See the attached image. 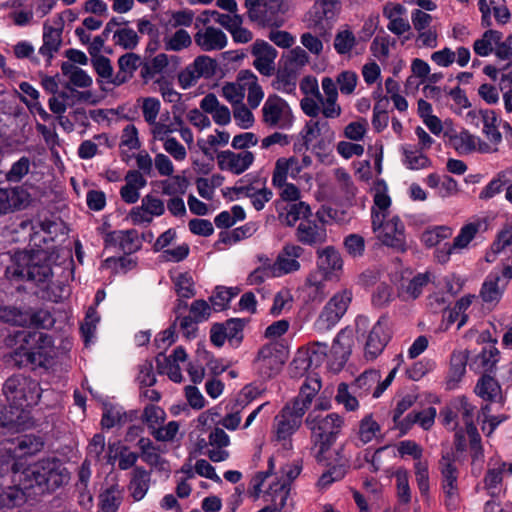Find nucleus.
I'll return each instance as SVG.
<instances>
[{
  "label": "nucleus",
  "mask_w": 512,
  "mask_h": 512,
  "mask_svg": "<svg viewBox=\"0 0 512 512\" xmlns=\"http://www.w3.org/2000/svg\"><path fill=\"white\" fill-rule=\"evenodd\" d=\"M442 474V489L445 496V504L449 509H455L460 500L458 489V472L450 455H445L440 461Z\"/></svg>",
  "instance_id": "obj_17"
},
{
  "label": "nucleus",
  "mask_w": 512,
  "mask_h": 512,
  "mask_svg": "<svg viewBox=\"0 0 512 512\" xmlns=\"http://www.w3.org/2000/svg\"><path fill=\"white\" fill-rule=\"evenodd\" d=\"M344 418L338 413L313 416L309 414L306 424L311 431V438L319 453L323 454L336 441L344 427Z\"/></svg>",
  "instance_id": "obj_7"
},
{
  "label": "nucleus",
  "mask_w": 512,
  "mask_h": 512,
  "mask_svg": "<svg viewBox=\"0 0 512 512\" xmlns=\"http://www.w3.org/2000/svg\"><path fill=\"white\" fill-rule=\"evenodd\" d=\"M305 250L302 246L294 243H286L278 252L273 262L272 275L274 277H282L293 274L301 270L300 258Z\"/></svg>",
  "instance_id": "obj_15"
},
{
  "label": "nucleus",
  "mask_w": 512,
  "mask_h": 512,
  "mask_svg": "<svg viewBox=\"0 0 512 512\" xmlns=\"http://www.w3.org/2000/svg\"><path fill=\"white\" fill-rule=\"evenodd\" d=\"M262 121L270 128L290 130L295 122V116L289 103L282 97L271 94L262 106Z\"/></svg>",
  "instance_id": "obj_9"
},
{
  "label": "nucleus",
  "mask_w": 512,
  "mask_h": 512,
  "mask_svg": "<svg viewBox=\"0 0 512 512\" xmlns=\"http://www.w3.org/2000/svg\"><path fill=\"white\" fill-rule=\"evenodd\" d=\"M216 161L218 168L221 171L240 175L252 166L255 161V155L253 152L248 150L239 152L223 150L217 153Z\"/></svg>",
  "instance_id": "obj_18"
},
{
  "label": "nucleus",
  "mask_w": 512,
  "mask_h": 512,
  "mask_svg": "<svg viewBox=\"0 0 512 512\" xmlns=\"http://www.w3.org/2000/svg\"><path fill=\"white\" fill-rule=\"evenodd\" d=\"M43 440L35 435H23L0 441V475L16 467V459L34 455L42 450Z\"/></svg>",
  "instance_id": "obj_6"
},
{
  "label": "nucleus",
  "mask_w": 512,
  "mask_h": 512,
  "mask_svg": "<svg viewBox=\"0 0 512 512\" xmlns=\"http://www.w3.org/2000/svg\"><path fill=\"white\" fill-rule=\"evenodd\" d=\"M29 310L15 305H0V321L13 326H28Z\"/></svg>",
  "instance_id": "obj_54"
},
{
  "label": "nucleus",
  "mask_w": 512,
  "mask_h": 512,
  "mask_svg": "<svg viewBox=\"0 0 512 512\" xmlns=\"http://www.w3.org/2000/svg\"><path fill=\"white\" fill-rule=\"evenodd\" d=\"M303 416L301 408L296 410L290 404H287L281 413L275 417L273 439L283 449L291 450L293 448L291 437L300 428Z\"/></svg>",
  "instance_id": "obj_11"
},
{
  "label": "nucleus",
  "mask_w": 512,
  "mask_h": 512,
  "mask_svg": "<svg viewBox=\"0 0 512 512\" xmlns=\"http://www.w3.org/2000/svg\"><path fill=\"white\" fill-rule=\"evenodd\" d=\"M510 252H512V224L506 225L498 232L496 239L486 252L485 260L493 263L499 255H506Z\"/></svg>",
  "instance_id": "obj_42"
},
{
  "label": "nucleus",
  "mask_w": 512,
  "mask_h": 512,
  "mask_svg": "<svg viewBox=\"0 0 512 512\" xmlns=\"http://www.w3.org/2000/svg\"><path fill=\"white\" fill-rule=\"evenodd\" d=\"M105 246L118 249L125 254L136 252L141 247V241L136 230H117L108 233L104 239Z\"/></svg>",
  "instance_id": "obj_29"
},
{
  "label": "nucleus",
  "mask_w": 512,
  "mask_h": 512,
  "mask_svg": "<svg viewBox=\"0 0 512 512\" xmlns=\"http://www.w3.org/2000/svg\"><path fill=\"white\" fill-rule=\"evenodd\" d=\"M354 388L352 391L346 383H340L337 388L335 400L339 405H342L348 412L357 411L360 407L359 401L355 396Z\"/></svg>",
  "instance_id": "obj_62"
},
{
  "label": "nucleus",
  "mask_w": 512,
  "mask_h": 512,
  "mask_svg": "<svg viewBox=\"0 0 512 512\" xmlns=\"http://www.w3.org/2000/svg\"><path fill=\"white\" fill-rule=\"evenodd\" d=\"M424 152V150H421L412 144L402 145L401 153L403 165L409 170L430 168L432 166V161Z\"/></svg>",
  "instance_id": "obj_41"
},
{
  "label": "nucleus",
  "mask_w": 512,
  "mask_h": 512,
  "mask_svg": "<svg viewBox=\"0 0 512 512\" xmlns=\"http://www.w3.org/2000/svg\"><path fill=\"white\" fill-rule=\"evenodd\" d=\"M500 277L498 275H489L484 281L480 295L487 304L495 306L501 299L503 287L499 286Z\"/></svg>",
  "instance_id": "obj_59"
},
{
  "label": "nucleus",
  "mask_w": 512,
  "mask_h": 512,
  "mask_svg": "<svg viewBox=\"0 0 512 512\" xmlns=\"http://www.w3.org/2000/svg\"><path fill=\"white\" fill-rule=\"evenodd\" d=\"M320 389V379L317 376H309L302 384L300 393L297 398L292 403H289L290 406L296 410L301 408L303 410V414H305V412L310 407L313 398Z\"/></svg>",
  "instance_id": "obj_43"
},
{
  "label": "nucleus",
  "mask_w": 512,
  "mask_h": 512,
  "mask_svg": "<svg viewBox=\"0 0 512 512\" xmlns=\"http://www.w3.org/2000/svg\"><path fill=\"white\" fill-rule=\"evenodd\" d=\"M397 367L393 368L387 377L381 381V375L378 370L370 369L359 375L351 388L358 396H364L372 393L373 398H379L383 392L391 385L397 373Z\"/></svg>",
  "instance_id": "obj_13"
},
{
  "label": "nucleus",
  "mask_w": 512,
  "mask_h": 512,
  "mask_svg": "<svg viewBox=\"0 0 512 512\" xmlns=\"http://www.w3.org/2000/svg\"><path fill=\"white\" fill-rule=\"evenodd\" d=\"M62 72L69 79L70 83L80 88H87L92 85V78L81 68L72 63L62 64Z\"/></svg>",
  "instance_id": "obj_61"
},
{
  "label": "nucleus",
  "mask_w": 512,
  "mask_h": 512,
  "mask_svg": "<svg viewBox=\"0 0 512 512\" xmlns=\"http://www.w3.org/2000/svg\"><path fill=\"white\" fill-rule=\"evenodd\" d=\"M140 456L142 460L150 466L152 471L160 473L162 476L168 477L171 468L167 460H165L159 449L148 438H141L138 441Z\"/></svg>",
  "instance_id": "obj_30"
},
{
  "label": "nucleus",
  "mask_w": 512,
  "mask_h": 512,
  "mask_svg": "<svg viewBox=\"0 0 512 512\" xmlns=\"http://www.w3.org/2000/svg\"><path fill=\"white\" fill-rule=\"evenodd\" d=\"M373 206L371 208L372 230L377 240L396 251L406 250L405 225L397 215H391V198L384 181H377L371 189Z\"/></svg>",
  "instance_id": "obj_1"
},
{
  "label": "nucleus",
  "mask_w": 512,
  "mask_h": 512,
  "mask_svg": "<svg viewBox=\"0 0 512 512\" xmlns=\"http://www.w3.org/2000/svg\"><path fill=\"white\" fill-rule=\"evenodd\" d=\"M352 297V291L347 288L336 292L321 310L315 321V328L320 332H326L335 327L347 312Z\"/></svg>",
  "instance_id": "obj_10"
},
{
  "label": "nucleus",
  "mask_w": 512,
  "mask_h": 512,
  "mask_svg": "<svg viewBox=\"0 0 512 512\" xmlns=\"http://www.w3.org/2000/svg\"><path fill=\"white\" fill-rule=\"evenodd\" d=\"M149 131L154 141L164 142L171 138L172 134L177 131L174 123L170 122L169 118L166 120L160 119L149 124Z\"/></svg>",
  "instance_id": "obj_64"
},
{
  "label": "nucleus",
  "mask_w": 512,
  "mask_h": 512,
  "mask_svg": "<svg viewBox=\"0 0 512 512\" xmlns=\"http://www.w3.org/2000/svg\"><path fill=\"white\" fill-rule=\"evenodd\" d=\"M502 121L497 113L491 109H485L482 117V133L489 140V145L497 147L502 142V134L499 131V126Z\"/></svg>",
  "instance_id": "obj_46"
},
{
  "label": "nucleus",
  "mask_w": 512,
  "mask_h": 512,
  "mask_svg": "<svg viewBox=\"0 0 512 512\" xmlns=\"http://www.w3.org/2000/svg\"><path fill=\"white\" fill-rule=\"evenodd\" d=\"M186 360L187 353L182 347L175 348L170 356L159 354L156 357L160 372L167 374L170 380L176 383H180L183 379L180 363H185Z\"/></svg>",
  "instance_id": "obj_31"
},
{
  "label": "nucleus",
  "mask_w": 512,
  "mask_h": 512,
  "mask_svg": "<svg viewBox=\"0 0 512 512\" xmlns=\"http://www.w3.org/2000/svg\"><path fill=\"white\" fill-rule=\"evenodd\" d=\"M141 64V58L135 53H126L118 59L119 72L112 84L121 85L130 79Z\"/></svg>",
  "instance_id": "obj_50"
},
{
  "label": "nucleus",
  "mask_w": 512,
  "mask_h": 512,
  "mask_svg": "<svg viewBox=\"0 0 512 512\" xmlns=\"http://www.w3.org/2000/svg\"><path fill=\"white\" fill-rule=\"evenodd\" d=\"M68 475L53 460H41L19 474L21 490L38 488L40 493L54 490L68 481Z\"/></svg>",
  "instance_id": "obj_4"
},
{
  "label": "nucleus",
  "mask_w": 512,
  "mask_h": 512,
  "mask_svg": "<svg viewBox=\"0 0 512 512\" xmlns=\"http://www.w3.org/2000/svg\"><path fill=\"white\" fill-rule=\"evenodd\" d=\"M328 346L325 343H314L308 352L300 353L291 363L294 376L302 375L313 363L318 365L327 355Z\"/></svg>",
  "instance_id": "obj_32"
},
{
  "label": "nucleus",
  "mask_w": 512,
  "mask_h": 512,
  "mask_svg": "<svg viewBox=\"0 0 512 512\" xmlns=\"http://www.w3.org/2000/svg\"><path fill=\"white\" fill-rule=\"evenodd\" d=\"M40 390L37 381L23 375H14L8 378L3 386V392L10 403V408L16 413H25L26 421L29 419L26 408L37 404Z\"/></svg>",
  "instance_id": "obj_5"
},
{
  "label": "nucleus",
  "mask_w": 512,
  "mask_h": 512,
  "mask_svg": "<svg viewBox=\"0 0 512 512\" xmlns=\"http://www.w3.org/2000/svg\"><path fill=\"white\" fill-rule=\"evenodd\" d=\"M436 414L437 412L434 407H429L420 412L410 413L399 422V429L403 433H406L415 423H417L423 429L428 430L433 426Z\"/></svg>",
  "instance_id": "obj_47"
},
{
  "label": "nucleus",
  "mask_w": 512,
  "mask_h": 512,
  "mask_svg": "<svg viewBox=\"0 0 512 512\" xmlns=\"http://www.w3.org/2000/svg\"><path fill=\"white\" fill-rule=\"evenodd\" d=\"M194 41L202 51L210 52L224 49L227 46L228 38L221 29L206 25L197 28Z\"/></svg>",
  "instance_id": "obj_26"
},
{
  "label": "nucleus",
  "mask_w": 512,
  "mask_h": 512,
  "mask_svg": "<svg viewBox=\"0 0 512 512\" xmlns=\"http://www.w3.org/2000/svg\"><path fill=\"white\" fill-rule=\"evenodd\" d=\"M296 237L302 244L313 246L325 243L327 240V232L323 225L307 218L298 225Z\"/></svg>",
  "instance_id": "obj_34"
},
{
  "label": "nucleus",
  "mask_w": 512,
  "mask_h": 512,
  "mask_svg": "<svg viewBox=\"0 0 512 512\" xmlns=\"http://www.w3.org/2000/svg\"><path fill=\"white\" fill-rule=\"evenodd\" d=\"M230 445L229 435L219 427H214L208 434V441L205 443L206 454L213 462H222L229 458L227 450Z\"/></svg>",
  "instance_id": "obj_28"
},
{
  "label": "nucleus",
  "mask_w": 512,
  "mask_h": 512,
  "mask_svg": "<svg viewBox=\"0 0 512 512\" xmlns=\"http://www.w3.org/2000/svg\"><path fill=\"white\" fill-rule=\"evenodd\" d=\"M162 42L166 51L180 52L192 45V37L187 30L179 28L174 32H167Z\"/></svg>",
  "instance_id": "obj_53"
},
{
  "label": "nucleus",
  "mask_w": 512,
  "mask_h": 512,
  "mask_svg": "<svg viewBox=\"0 0 512 512\" xmlns=\"http://www.w3.org/2000/svg\"><path fill=\"white\" fill-rule=\"evenodd\" d=\"M63 20L60 16L52 21H46L43 25V43L39 48V54L42 55L47 63H50L54 55L59 51L62 44Z\"/></svg>",
  "instance_id": "obj_20"
},
{
  "label": "nucleus",
  "mask_w": 512,
  "mask_h": 512,
  "mask_svg": "<svg viewBox=\"0 0 512 512\" xmlns=\"http://www.w3.org/2000/svg\"><path fill=\"white\" fill-rule=\"evenodd\" d=\"M122 490L118 485L106 488L99 495V508L101 512H117L122 502Z\"/></svg>",
  "instance_id": "obj_58"
},
{
  "label": "nucleus",
  "mask_w": 512,
  "mask_h": 512,
  "mask_svg": "<svg viewBox=\"0 0 512 512\" xmlns=\"http://www.w3.org/2000/svg\"><path fill=\"white\" fill-rule=\"evenodd\" d=\"M312 159L308 155L280 157L275 161L272 171L271 183L282 184L288 180L306 183L311 180V175L305 169L311 166Z\"/></svg>",
  "instance_id": "obj_8"
},
{
  "label": "nucleus",
  "mask_w": 512,
  "mask_h": 512,
  "mask_svg": "<svg viewBox=\"0 0 512 512\" xmlns=\"http://www.w3.org/2000/svg\"><path fill=\"white\" fill-rule=\"evenodd\" d=\"M105 457L108 464L113 465L116 460H118L119 469L128 470L135 466L139 455L117 441L108 444V450Z\"/></svg>",
  "instance_id": "obj_35"
},
{
  "label": "nucleus",
  "mask_w": 512,
  "mask_h": 512,
  "mask_svg": "<svg viewBox=\"0 0 512 512\" xmlns=\"http://www.w3.org/2000/svg\"><path fill=\"white\" fill-rule=\"evenodd\" d=\"M353 345L354 333L350 328L342 329L335 337L331 347V353L335 357L339 367H342L348 360Z\"/></svg>",
  "instance_id": "obj_37"
},
{
  "label": "nucleus",
  "mask_w": 512,
  "mask_h": 512,
  "mask_svg": "<svg viewBox=\"0 0 512 512\" xmlns=\"http://www.w3.org/2000/svg\"><path fill=\"white\" fill-rule=\"evenodd\" d=\"M308 62L309 56L307 52L299 46L283 53L280 59V65L297 76Z\"/></svg>",
  "instance_id": "obj_48"
},
{
  "label": "nucleus",
  "mask_w": 512,
  "mask_h": 512,
  "mask_svg": "<svg viewBox=\"0 0 512 512\" xmlns=\"http://www.w3.org/2000/svg\"><path fill=\"white\" fill-rule=\"evenodd\" d=\"M15 341V360L21 365L43 367L50 364L57 352L52 337L42 332L18 331L8 342Z\"/></svg>",
  "instance_id": "obj_2"
},
{
  "label": "nucleus",
  "mask_w": 512,
  "mask_h": 512,
  "mask_svg": "<svg viewBox=\"0 0 512 512\" xmlns=\"http://www.w3.org/2000/svg\"><path fill=\"white\" fill-rule=\"evenodd\" d=\"M332 281L327 279L320 272L311 271L304 282L303 291L306 293L307 300L310 302H321L327 295L326 282Z\"/></svg>",
  "instance_id": "obj_40"
},
{
  "label": "nucleus",
  "mask_w": 512,
  "mask_h": 512,
  "mask_svg": "<svg viewBox=\"0 0 512 512\" xmlns=\"http://www.w3.org/2000/svg\"><path fill=\"white\" fill-rule=\"evenodd\" d=\"M341 10L339 0H314L306 16L309 28L325 33L331 29Z\"/></svg>",
  "instance_id": "obj_12"
},
{
  "label": "nucleus",
  "mask_w": 512,
  "mask_h": 512,
  "mask_svg": "<svg viewBox=\"0 0 512 512\" xmlns=\"http://www.w3.org/2000/svg\"><path fill=\"white\" fill-rule=\"evenodd\" d=\"M383 16L388 20L387 29L396 36H402L411 30L405 6L388 2L383 7Z\"/></svg>",
  "instance_id": "obj_27"
},
{
  "label": "nucleus",
  "mask_w": 512,
  "mask_h": 512,
  "mask_svg": "<svg viewBox=\"0 0 512 512\" xmlns=\"http://www.w3.org/2000/svg\"><path fill=\"white\" fill-rule=\"evenodd\" d=\"M390 338L389 320L386 317H380L367 335L364 345L365 359L368 361L375 360L383 352Z\"/></svg>",
  "instance_id": "obj_16"
},
{
  "label": "nucleus",
  "mask_w": 512,
  "mask_h": 512,
  "mask_svg": "<svg viewBox=\"0 0 512 512\" xmlns=\"http://www.w3.org/2000/svg\"><path fill=\"white\" fill-rule=\"evenodd\" d=\"M274 79L271 82V86L274 90L284 93L293 94L297 86L298 76L294 73L286 70L284 67L279 65V68L275 73Z\"/></svg>",
  "instance_id": "obj_55"
},
{
  "label": "nucleus",
  "mask_w": 512,
  "mask_h": 512,
  "mask_svg": "<svg viewBox=\"0 0 512 512\" xmlns=\"http://www.w3.org/2000/svg\"><path fill=\"white\" fill-rule=\"evenodd\" d=\"M317 268L327 279L339 281L343 271V259L338 250L333 246H327L317 251Z\"/></svg>",
  "instance_id": "obj_22"
},
{
  "label": "nucleus",
  "mask_w": 512,
  "mask_h": 512,
  "mask_svg": "<svg viewBox=\"0 0 512 512\" xmlns=\"http://www.w3.org/2000/svg\"><path fill=\"white\" fill-rule=\"evenodd\" d=\"M239 79L244 81L245 91H248L249 105L251 108H257L264 98V92L258 83L257 76L250 70H242L239 72Z\"/></svg>",
  "instance_id": "obj_49"
},
{
  "label": "nucleus",
  "mask_w": 512,
  "mask_h": 512,
  "mask_svg": "<svg viewBox=\"0 0 512 512\" xmlns=\"http://www.w3.org/2000/svg\"><path fill=\"white\" fill-rule=\"evenodd\" d=\"M476 407L468 402L465 397H457L441 412L443 424L455 430V445L462 451L466 442L470 441L477 446L478 432L475 426Z\"/></svg>",
  "instance_id": "obj_3"
},
{
  "label": "nucleus",
  "mask_w": 512,
  "mask_h": 512,
  "mask_svg": "<svg viewBox=\"0 0 512 512\" xmlns=\"http://www.w3.org/2000/svg\"><path fill=\"white\" fill-rule=\"evenodd\" d=\"M311 216L310 205L303 201L288 203L284 211L279 214L280 220L288 226H294L298 221H305Z\"/></svg>",
  "instance_id": "obj_45"
},
{
  "label": "nucleus",
  "mask_w": 512,
  "mask_h": 512,
  "mask_svg": "<svg viewBox=\"0 0 512 512\" xmlns=\"http://www.w3.org/2000/svg\"><path fill=\"white\" fill-rule=\"evenodd\" d=\"M502 36V33L497 30L485 31L481 38L475 40L473 44L474 52L480 57L489 56L502 40Z\"/></svg>",
  "instance_id": "obj_56"
},
{
  "label": "nucleus",
  "mask_w": 512,
  "mask_h": 512,
  "mask_svg": "<svg viewBox=\"0 0 512 512\" xmlns=\"http://www.w3.org/2000/svg\"><path fill=\"white\" fill-rule=\"evenodd\" d=\"M481 227L482 222L480 220L469 222L462 226L459 233L453 240L452 248L456 249L459 253L467 249Z\"/></svg>",
  "instance_id": "obj_57"
},
{
  "label": "nucleus",
  "mask_w": 512,
  "mask_h": 512,
  "mask_svg": "<svg viewBox=\"0 0 512 512\" xmlns=\"http://www.w3.org/2000/svg\"><path fill=\"white\" fill-rule=\"evenodd\" d=\"M467 360V351L463 350L453 352L450 360V369L447 377V386L449 389L455 388L457 383L466 373Z\"/></svg>",
  "instance_id": "obj_52"
},
{
  "label": "nucleus",
  "mask_w": 512,
  "mask_h": 512,
  "mask_svg": "<svg viewBox=\"0 0 512 512\" xmlns=\"http://www.w3.org/2000/svg\"><path fill=\"white\" fill-rule=\"evenodd\" d=\"M356 44V36L349 27L339 29L335 34L333 46L339 55H349Z\"/></svg>",
  "instance_id": "obj_60"
},
{
  "label": "nucleus",
  "mask_w": 512,
  "mask_h": 512,
  "mask_svg": "<svg viewBox=\"0 0 512 512\" xmlns=\"http://www.w3.org/2000/svg\"><path fill=\"white\" fill-rule=\"evenodd\" d=\"M411 275L410 271H404L399 282L396 283L398 296L405 301L416 299L421 294L423 287L428 283V276L426 274H418L413 277Z\"/></svg>",
  "instance_id": "obj_33"
},
{
  "label": "nucleus",
  "mask_w": 512,
  "mask_h": 512,
  "mask_svg": "<svg viewBox=\"0 0 512 512\" xmlns=\"http://www.w3.org/2000/svg\"><path fill=\"white\" fill-rule=\"evenodd\" d=\"M31 200V195L23 187L0 188V216L25 209Z\"/></svg>",
  "instance_id": "obj_25"
},
{
  "label": "nucleus",
  "mask_w": 512,
  "mask_h": 512,
  "mask_svg": "<svg viewBox=\"0 0 512 512\" xmlns=\"http://www.w3.org/2000/svg\"><path fill=\"white\" fill-rule=\"evenodd\" d=\"M240 193L248 197L253 207L260 211L265 207V204L269 202L273 197V192L269 189L264 182H256L241 187Z\"/></svg>",
  "instance_id": "obj_44"
},
{
  "label": "nucleus",
  "mask_w": 512,
  "mask_h": 512,
  "mask_svg": "<svg viewBox=\"0 0 512 512\" xmlns=\"http://www.w3.org/2000/svg\"><path fill=\"white\" fill-rule=\"evenodd\" d=\"M150 472L141 466L134 467L127 490L129 496L135 501H141L150 488Z\"/></svg>",
  "instance_id": "obj_38"
},
{
  "label": "nucleus",
  "mask_w": 512,
  "mask_h": 512,
  "mask_svg": "<svg viewBox=\"0 0 512 512\" xmlns=\"http://www.w3.org/2000/svg\"><path fill=\"white\" fill-rule=\"evenodd\" d=\"M475 393L485 401L499 404L501 407L506 402V395L502 392L501 386L491 376H482L476 386Z\"/></svg>",
  "instance_id": "obj_36"
},
{
  "label": "nucleus",
  "mask_w": 512,
  "mask_h": 512,
  "mask_svg": "<svg viewBox=\"0 0 512 512\" xmlns=\"http://www.w3.org/2000/svg\"><path fill=\"white\" fill-rule=\"evenodd\" d=\"M254 57L253 66L263 76L270 77L275 73L277 50L264 40H256L251 47Z\"/></svg>",
  "instance_id": "obj_23"
},
{
  "label": "nucleus",
  "mask_w": 512,
  "mask_h": 512,
  "mask_svg": "<svg viewBox=\"0 0 512 512\" xmlns=\"http://www.w3.org/2000/svg\"><path fill=\"white\" fill-rule=\"evenodd\" d=\"M381 434L380 425L374 420L371 414L364 416L356 433V444L366 445L378 439Z\"/></svg>",
  "instance_id": "obj_51"
},
{
  "label": "nucleus",
  "mask_w": 512,
  "mask_h": 512,
  "mask_svg": "<svg viewBox=\"0 0 512 512\" xmlns=\"http://www.w3.org/2000/svg\"><path fill=\"white\" fill-rule=\"evenodd\" d=\"M506 471V463L499 459H491L488 471L484 478V487L487 492L495 497L503 492V473Z\"/></svg>",
  "instance_id": "obj_39"
},
{
  "label": "nucleus",
  "mask_w": 512,
  "mask_h": 512,
  "mask_svg": "<svg viewBox=\"0 0 512 512\" xmlns=\"http://www.w3.org/2000/svg\"><path fill=\"white\" fill-rule=\"evenodd\" d=\"M287 359L283 346L277 342L264 345L258 352L256 363L261 373L271 376L277 373Z\"/></svg>",
  "instance_id": "obj_19"
},
{
  "label": "nucleus",
  "mask_w": 512,
  "mask_h": 512,
  "mask_svg": "<svg viewBox=\"0 0 512 512\" xmlns=\"http://www.w3.org/2000/svg\"><path fill=\"white\" fill-rule=\"evenodd\" d=\"M16 264L7 268V275L20 279L32 280L41 283L51 276V268L47 264L31 263V257L26 252L18 253Z\"/></svg>",
  "instance_id": "obj_14"
},
{
  "label": "nucleus",
  "mask_w": 512,
  "mask_h": 512,
  "mask_svg": "<svg viewBox=\"0 0 512 512\" xmlns=\"http://www.w3.org/2000/svg\"><path fill=\"white\" fill-rule=\"evenodd\" d=\"M450 144L459 154H470L476 151L481 153H494L498 151L497 147L483 142L480 137L471 134L467 130H461L451 135Z\"/></svg>",
  "instance_id": "obj_24"
},
{
  "label": "nucleus",
  "mask_w": 512,
  "mask_h": 512,
  "mask_svg": "<svg viewBox=\"0 0 512 512\" xmlns=\"http://www.w3.org/2000/svg\"><path fill=\"white\" fill-rule=\"evenodd\" d=\"M452 233V228L448 226H435L424 231L421 240L427 247H434L448 239Z\"/></svg>",
  "instance_id": "obj_63"
},
{
  "label": "nucleus",
  "mask_w": 512,
  "mask_h": 512,
  "mask_svg": "<svg viewBox=\"0 0 512 512\" xmlns=\"http://www.w3.org/2000/svg\"><path fill=\"white\" fill-rule=\"evenodd\" d=\"M302 138L306 145L324 148L334 141L335 132L326 120H309L302 130Z\"/></svg>",
  "instance_id": "obj_21"
}]
</instances>
